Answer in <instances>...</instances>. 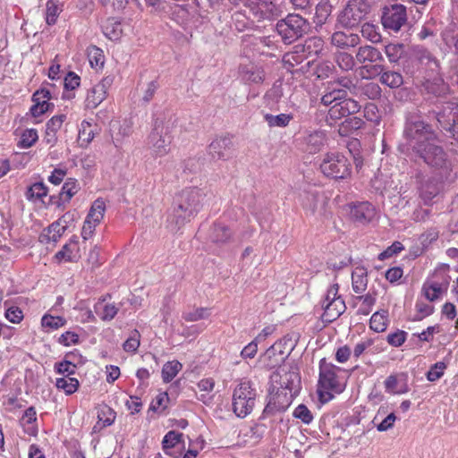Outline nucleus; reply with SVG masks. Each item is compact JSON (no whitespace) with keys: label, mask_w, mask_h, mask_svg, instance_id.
<instances>
[{"label":"nucleus","mask_w":458,"mask_h":458,"mask_svg":"<svg viewBox=\"0 0 458 458\" xmlns=\"http://www.w3.org/2000/svg\"><path fill=\"white\" fill-rule=\"evenodd\" d=\"M408 155L414 162L421 161L441 175H448L453 169L452 161L440 144L434 126L424 120L418 109L406 112L403 129Z\"/></svg>","instance_id":"f257e3e1"},{"label":"nucleus","mask_w":458,"mask_h":458,"mask_svg":"<svg viewBox=\"0 0 458 458\" xmlns=\"http://www.w3.org/2000/svg\"><path fill=\"white\" fill-rule=\"evenodd\" d=\"M208 195L205 189L187 187L174 198L173 209L167 218L171 230L177 232L200 211Z\"/></svg>","instance_id":"f03ea898"},{"label":"nucleus","mask_w":458,"mask_h":458,"mask_svg":"<svg viewBox=\"0 0 458 458\" xmlns=\"http://www.w3.org/2000/svg\"><path fill=\"white\" fill-rule=\"evenodd\" d=\"M320 103L325 106H329L327 121L330 124L357 114L361 107L358 101L348 97L346 90L335 89L332 87H330V91H325Z\"/></svg>","instance_id":"7ed1b4c3"},{"label":"nucleus","mask_w":458,"mask_h":458,"mask_svg":"<svg viewBox=\"0 0 458 458\" xmlns=\"http://www.w3.org/2000/svg\"><path fill=\"white\" fill-rule=\"evenodd\" d=\"M310 24L307 19L297 13H289L279 20L276 25V31L285 45H290L309 33Z\"/></svg>","instance_id":"20e7f679"},{"label":"nucleus","mask_w":458,"mask_h":458,"mask_svg":"<svg viewBox=\"0 0 458 458\" xmlns=\"http://www.w3.org/2000/svg\"><path fill=\"white\" fill-rule=\"evenodd\" d=\"M324 49V40L320 37L308 38L303 43L295 45L293 49L283 56L284 66L293 68L311 56H318Z\"/></svg>","instance_id":"39448f33"},{"label":"nucleus","mask_w":458,"mask_h":458,"mask_svg":"<svg viewBox=\"0 0 458 458\" xmlns=\"http://www.w3.org/2000/svg\"><path fill=\"white\" fill-rule=\"evenodd\" d=\"M337 370H340V368L327 363L326 359L320 360L318 393L322 402H328L334 397L331 391L340 394L344 390V385L339 381L336 375Z\"/></svg>","instance_id":"423d86ee"},{"label":"nucleus","mask_w":458,"mask_h":458,"mask_svg":"<svg viewBox=\"0 0 458 458\" xmlns=\"http://www.w3.org/2000/svg\"><path fill=\"white\" fill-rule=\"evenodd\" d=\"M258 395L251 381L242 379L233 392V411L239 418H245L251 413Z\"/></svg>","instance_id":"0eeeda50"},{"label":"nucleus","mask_w":458,"mask_h":458,"mask_svg":"<svg viewBox=\"0 0 458 458\" xmlns=\"http://www.w3.org/2000/svg\"><path fill=\"white\" fill-rule=\"evenodd\" d=\"M172 139L169 122H165L162 118L157 117L147 142L153 154L157 157L165 156L170 150L169 146Z\"/></svg>","instance_id":"6e6552de"},{"label":"nucleus","mask_w":458,"mask_h":458,"mask_svg":"<svg viewBox=\"0 0 458 458\" xmlns=\"http://www.w3.org/2000/svg\"><path fill=\"white\" fill-rule=\"evenodd\" d=\"M371 11L369 0H348L339 15V22L346 29L358 26Z\"/></svg>","instance_id":"1a4fd4ad"},{"label":"nucleus","mask_w":458,"mask_h":458,"mask_svg":"<svg viewBox=\"0 0 458 458\" xmlns=\"http://www.w3.org/2000/svg\"><path fill=\"white\" fill-rule=\"evenodd\" d=\"M322 174L332 179H345L351 174V164L338 152L327 153L320 163Z\"/></svg>","instance_id":"9d476101"},{"label":"nucleus","mask_w":458,"mask_h":458,"mask_svg":"<svg viewBox=\"0 0 458 458\" xmlns=\"http://www.w3.org/2000/svg\"><path fill=\"white\" fill-rule=\"evenodd\" d=\"M380 18L384 29L398 32L408 23L407 8L400 3H388L381 8Z\"/></svg>","instance_id":"9b49d317"},{"label":"nucleus","mask_w":458,"mask_h":458,"mask_svg":"<svg viewBox=\"0 0 458 458\" xmlns=\"http://www.w3.org/2000/svg\"><path fill=\"white\" fill-rule=\"evenodd\" d=\"M458 109V103L454 99L442 102L440 106L437 105L435 108L428 111L427 116L428 120H436L437 128L448 131L451 129L452 120Z\"/></svg>","instance_id":"f8f14e48"},{"label":"nucleus","mask_w":458,"mask_h":458,"mask_svg":"<svg viewBox=\"0 0 458 458\" xmlns=\"http://www.w3.org/2000/svg\"><path fill=\"white\" fill-rule=\"evenodd\" d=\"M105 210L106 205L103 199H98L93 202L81 230V237L84 241L93 235L97 225H98L104 217Z\"/></svg>","instance_id":"ddd939ff"},{"label":"nucleus","mask_w":458,"mask_h":458,"mask_svg":"<svg viewBox=\"0 0 458 458\" xmlns=\"http://www.w3.org/2000/svg\"><path fill=\"white\" fill-rule=\"evenodd\" d=\"M295 396L296 395L279 388L275 394L270 393L269 400L263 412L270 415L284 412L291 405Z\"/></svg>","instance_id":"4468645a"},{"label":"nucleus","mask_w":458,"mask_h":458,"mask_svg":"<svg viewBox=\"0 0 458 458\" xmlns=\"http://www.w3.org/2000/svg\"><path fill=\"white\" fill-rule=\"evenodd\" d=\"M113 81L114 78L112 76H106L88 92L86 98L88 108H96L106 99L107 90L113 84Z\"/></svg>","instance_id":"2eb2a0df"},{"label":"nucleus","mask_w":458,"mask_h":458,"mask_svg":"<svg viewBox=\"0 0 458 458\" xmlns=\"http://www.w3.org/2000/svg\"><path fill=\"white\" fill-rule=\"evenodd\" d=\"M327 134L324 131L315 130L306 133L302 138V150L309 154L319 152L327 143Z\"/></svg>","instance_id":"dca6fc26"},{"label":"nucleus","mask_w":458,"mask_h":458,"mask_svg":"<svg viewBox=\"0 0 458 458\" xmlns=\"http://www.w3.org/2000/svg\"><path fill=\"white\" fill-rule=\"evenodd\" d=\"M375 215L376 209L369 202L363 201L350 205V216L352 220L360 224L370 222Z\"/></svg>","instance_id":"f3484780"},{"label":"nucleus","mask_w":458,"mask_h":458,"mask_svg":"<svg viewBox=\"0 0 458 458\" xmlns=\"http://www.w3.org/2000/svg\"><path fill=\"white\" fill-rule=\"evenodd\" d=\"M233 141L228 136L216 138L208 146V153L213 158L226 159L232 153Z\"/></svg>","instance_id":"a211bd4d"},{"label":"nucleus","mask_w":458,"mask_h":458,"mask_svg":"<svg viewBox=\"0 0 458 458\" xmlns=\"http://www.w3.org/2000/svg\"><path fill=\"white\" fill-rule=\"evenodd\" d=\"M330 42L337 48L349 49L358 46L360 42V38L358 34L350 30H338L331 35Z\"/></svg>","instance_id":"6ab92c4d"},{"label":"nucleus","mask_w":458,"mask_h":458,"mask_svg":"<svg viewBox=\"0 0 458 458\" xmlns=\"http://www.w3.org/2000/svg\"><path fill=\"white\" fill-rule=\"evenodd\" d=\"M49 99H51V93L48 89H38L32 96L34 105L30 109L31 115L38 117L47 112L50 107H53L54 105L48 102Z\"/></svg>","instance_id":"aec40b11"},{"label":"nucleus","mask_w":458,"mask_h":458,"mask_svg":"<svg viewBox=\"0 0 458 458\" xmlns=\"http://www.w3.org/2000/svg\"><path fill=\"white\" fill-rule=\"evenodd\" d=\"M80 184L77 180L69 178L64 183L58 196H51L50 202L61 207L64 203L69 202L70 199L78 192Z\"/></svg>","instance_id":"412c9836"},{"label":"nucleus","mask_w":458,"mask_h":458,"mask_svg":"<svg viewBox=\"0 0 458 458\" xmlns=\"http://www.w3.org/2000/svg\"><path fill=\"white\" fill-rule=\"evenodd\" d=\"M423 88L427 94L437 98H445L450 92L449 85L440 77L427 80L423 83Z\"/></svg>","instance_id":"4be33fe9"},{"label":"nucleus","mask_w":458,"mask_h":458,"mask_svg":"<svg viewBox=\"0 0 458 458\" xmlns=\"http://www.w3.org/2000/svg\"><path fill=\"white\" fill-rule=\"evenodd\" d=\"M405 374L390 375L385 380L386 391L393 394H405L409 391Z\"/></svg>","instance_id":"5701e85b"},{"label":"nucleus","mask_w":458,"mask_h":458,"mask_svg":"<svg viewBox=\"0 0 458 458\" xmlns=\"http://www.w3.org/2000/svg\"><path fill=\"white\" fill-rule=\"evenodd\" d=\"M281 387L285 392L298 395L301 390V377L297 369H290L281 376Z\"/></svg>","instance_id":"b1692460"},{"label":"nucleus","mask_w":458,"mask_h":458,"mask_svg":"<svg viewBox=\"0 0 458 458\" xmlns=\"http://www.w3.org/2000/svg\"><path fill=\"white\" fill-rule=\"evenodd\" d=\"M322 307L324 309L322 319L327 323H331L337 319L346 310L343 298L329 301Z\"/></svg>","instance_id":"393cba45"},{"label":"nucleus","mask_w":458,"mask_h":458,"mask_svg":"<svg viewBox=\"0 0 458 458\" xmlns=\"http://www.w3.org/2000/svg\"><path fill=\"white\" fill-rule=\"evenodd\" d=\"M373 69L381 74L380 82L387 87L391 89H397L403 85V78L401 73L393 71L384 72V67L382 65H375Z\"/></svg>","instance_id":"a878e982"},{"label":"nucleus","mask_w":458,"mask_h":458,"mask_svg":"<svg viewBox=\"0 0 458 458\" xmlns=\"http://www.w3.org/2000/svg\"><path fill=\"white\" fill-rule=\"evenodd\" d=\"M356 59L360 64L377 63L383 60L381 52L375 47L366 45L360 47L356 53Z\"/></svg>","instance_id":"bb28decb"},{"label":"nucleus","mask_w":458,"mask_h":458,"mask_svg":"<svg viewBox=\"0 0 458 458\" xmlns=\"http://www.w3.org/2000/svg\"><path fill=\"white\" fill-rule=\"evenodd\" d=\"M256 0H207L208 6L216 12L224 13L227 10L238 7L242 4L250 6Z\"/></svg>","instance_id":"cd10ccee"},{"label":"nucleus","mask_w":458,"mask_h":458,"mask_svg":"<svg viewBox=\"0 0 458 458\" xmlns=\"http://www.w3.org/2000/svg\"><path fill=\"white\" fill-rule=\"evenodd\" d=\"M239 74L245 82L259 83L263 81V72L253 64L240 65Z\"/></svg>","instance_id":"c85d7f7f"},{"label":"nucleus","mask_w":458,"mask_h":458,"mask_svg":"<svg viewBox=\"0 0 458 458\" xmlns=\"http://www.w3.org/2000/svg\"><path fill=\"white\" fill-rule=\"evenodd\" d=\"M232 233L228 226L221 223H214L210 228L209 239L215 243H226L231 240Z\"/></svg>","instance_id":"c756f323"},{"label":"nucleus","mask_w":458,"mask_h":458,"mask_svg":"<svg viewBox=\"0 0 458 458\" xmlns=\"http://www.w3.org/2000/svg\"><path fill=\"white\" fill-rule=\"evenodd\" d=\"M364 124V121L358 116L346 117L345 120L339 124L338 133L343 137L349 136L361 129Z\"/></svg>","instance_id":"7c9ffc66"},{"label":"nucleus","mask_w":458,"mask_h":458,"mask_svg":"<svg viewBox=\"0 0 458 458\" xmlns=\"http://www.w3.org/2000/svg\"><path fill=\"white\" fill-rule=\"evenodd\" d=\"M65 229L66 225L61 226L60 222H54L40 234L39 240L41 242H49L50 241L57 242Z\"/></svg>","instance_id":"2f4dec72"},{"label":"nucleus","mask_w":458,"mask_h":458,"mask_svg":"<svg viewBox=\"0 0 458 458\" xmlns=\"http://www.w3.org/2000/svg\"><path fill=\"white\" fill-rule=\"evenodd\" d=\"M316 5L315 19L318 25L326 23L328 17L331 15L333 6L329 0H318L314 4Z\"/></svg>","instance_id":"473e14b6"},{"label":"nucleus","mask_w":458,"mask_h":458,"mask_svg":"<svg viewBox=\"0 0 458 458\" xmlns=\"http://www.w3.org/2000/svg\"><path fill=\"white\" fill-rule=\"evenodd\" d=\"M95 134L93 124L86 120L82 121L79 128L78 135L81 146H88L93 140Z\"/></svg>","instance_id":"72a5a7b5"},{"label":"nucleus","mask_w":458,"mask_h":458,"mask_svg":"<svg viewBox=\"0 0 458 458\" xmlns=\"http://www.w3.org/2000/svg\"><path fill=\"white\" fill-rule=\"evenodd\" d=\"M47 195V187L43 182H35L28 187L25 196L30 201H43V198Z\"/></svg>","instance_id":"f704fd0d"},{"label":"nucleus","mask_w":458,"mask_h":458,"mask_svg":"<svg viewBox=\"0 0 458 458\" xmlns=\"http://www.w3.org/2000/svg\"><path fill=\"white\" fill-rule=\"evenodd\" d=\"M103 33L111 40H117L123 34L122 24L114 19H108L103 25Z\"/></svg>","instance_id":"c9c22d12"},{"label":"nucleus","mask_w":458,"mask_h":458,"mask_svg":"<svg viewBox=\"0 0 458 458\" xmlns=\"http://www.w3.org/2000/svg\"><path fill=\"white\" fill-rule=\"evenodd\" d=\"M116 418V412L107 404H101L98 407V419L102 422L103 428L111 426Z\"/></svg>","instance_id":"e433bc0d"},{"label":"nucleus","mask_w":458,"mask_h":458,"mask_svg":"<svg viewBox=\"0 0 458 458\" xmlns=\"http://www.w3.org/2000/svg\"><path fill=\"white\" fill-rule=\"evenodd\" d=\"M337 66L344 72H349L353 69L355 61L353 56L344 51H338L334 55Z\"/></svg>","instance_id":"4c0bfd02"},{"label":"nucleus","mask_w":458,"mask_h":458,"mask_svg":"<svg viewBox=\"0 0 458 458\" xmlns=\"http://www.w3.org/2000/svg\"><path fill=\"white\" fill-rule=\"evenodd\" d=\"M79 380L72 377H63L56 378L55 386L58 389L64 390L66 394L75 393L79 388Z\"/></svg>","instance_id":"58836bf2"},{"label":"nucleus","mask_w":458,"mask_h":458,"mask_svg":"<svg viewBox=\"0 0 458 458\" xmlns=\"http://www.w3.org/2000/svg\"><path fill=\"white\" fill-rule=\"evenodd\" d=\"M293 115L289 114H280L277 115L266 114L264 115V119L267 123L269 127H286L289 124V123L293 120Z\"/></svg>","instance_id":"ea45409f"},{"label":"nucleus","mask_w":458,"mask_h":458,"mask_svg":"<svg viewBox=\"0 0 458 458\" xmlns=\"http://www.w3.org/2000/svg\"><path fill=\"white\" fill-rule=\"evenodd\" d=\"M182 365L178 360L166 362L162 369L163 381L165 383L172 381L182 369Z\"/></svg>","instance_id":"a19ab883"},{"label":"nucleus","mask_w":458,"mask_h":458,"mask_svg":"<svg viewBox=\"0 0 458 458\" xmlns=\"http://www.w3.org/2000/svg\"><path fill=\"white\" fill-rule=\"evenodd\" d=\"M387 311L375 312L369 320V327L375 332H384L386 329Z\"/></svg>","instance_id":"79ce46f5"},{"label":"nucleus","mask_w":458,"mask_h":458,"mask_svg":"<svg viewBox=\"0 0 458 458\" xmlns=\"http://www.w3.org/2000/svg\"><path fill=\"white\" fill-rule=\"evenodd\" d=\"M318 193L315 190L305 191L301 195L302 207L314 214L318 208Z\"/></svg>","instance_id":"37998d69"},{"label":"nucleus","mask_w":458,"mask_h":458,"mask_svg":"<svg viewBox=\"0 0 458 458\" xmlns=\"http://www.w3.org/2000/svg\"><path fill=\"white\" fill-rule=\"evenodd\" d=\"M183 435L182 433L171 430L165 434L162 441V447L165 454L172 455L170 450L178 443L181 442Z\"/></svg>","instance_id":"c03bdc74"},{"label":"nucleus","mask_w":458,"mask_h":458,"mask_svg":"<svg viewBox=\"0 0 458 458\" xmlns=\"http://www.w3.org/2000/svg\"><path fill=\"white\" fill-rule=\"evenodd\" d=\"M58 0H47L46 4V21L48 25L55 24L61 13Z\"/></svg>","instance_id":"a18cd8bd"},{"label":"nucleus","mask_w":458,"mask_h":458,"mask_svg":"<svg viewBox=\"0 0 458 458\" xmlns=\"http://www.w3.org/2000/svg\"><path fill=\"white\" fill-rule=\"evenodd\" d=\"M404 46L403 44L390 43L385 47V53L390 63H397L404 55Z\"/></svg>","instance_id":"49530a36"},{"label":"nucleus","mask_w":458,"mask_h":458,"mask_svg":"<svg viewBox=\"0 0 458 458\" xmlns=\"http://www.w3.org/2000/svg\"><path fill=\"white\" fill-rule=\"evenodd\" d=\"M330 87L335 88V89H344L351 90L354 88V82L352 77L350 76H341L330 81L326 88L325 91H330Z\"/></svg>","instance_id":"de8ad7c7"},{"label":"nucleus","mask_w":458,"mask_h":458,"mask_svg":"<svg viewBox=\"0 0 458 458\" xmlns=\"http://www.w3.org/2000/svg\"><path fill=\"white\" fill-rule=\"evenodd\" d=\"M208 316L209 312L206 308H193L182 313V318L187 322H195L207 318Z\"/></svg>","instance_id":"09e8293b"},{"label":"nucleus","mask_w":458,"mask_h":458,"mask_svg":"<svg viewBox=\"0 0 458 458\" xmlns=\"http://www.w3.org/2000/svg\"><path fill=\"white\" fill-rule=\"evenodd\" d=\"M377 30L378 28L376 25L369 22H365L361 26L360 32L363 38H367L372 43H377L381 39V35Z\"/></svg>","instance_id":"8fccbe9b"},{"label":"nucleus","mask_w":458,"mask_h":458,"mask_svg":"<svg viewBox=\"0 0 458 458\" xmlns=\"http://www.w3.org/2000/svg\"><path fill=\"white\" fill-rule=\"evenodd\" d=\"M77 366L75 363L67 359L55 364V371L58 374L64 375V377H70L76 372Z\"/></svg>","instance_id":"3c124183"},{"label":"nucleus","mask_w":458,"mask_h":458,"mask_svg":"<svg viewBox=\"0 0 458 458\" xmlns=\"http://www.w3.org/2000/svg\"><path fill=\"white\" fill-rule=\"evenodd\" d=\"M38 139V135L36 129H27L21 133L18 145L22 148H28L34 145Z\"/></svg>","instance_id":"603ef678"},{"label":"nucleus","mask_w":458,"mask_h":458,"mask_svg":"<svg viewBox=\"0 0 458 458\" xmlns=\"http://www.w3.org/2000/svg\"><path fill=\"white\" fill-rule=\"evenodd\" d=\"M360 92L369 99L374 100L381 97V88L376 82H366L360 87Z\"/></svg>","instance_id":"864d4df0"},{"label":"nucleus","mask_w":458,"mask_h":458,"mask_svg":"<svg viewBox=\"0 0 458 458\" xmlns=\"http://www.w3.org/2000/svg\"><path fill=\"white\" fill-rule=\"evenodd\" d=\"M66 323L65 318L59 316H52L46 314L42 317L41 325L43 327H48L51 329H58L64 327Z\"/></svg>","instance_id":"5fc2aeb1"},{"label":"nucleus","mask_w":458,"mask_h":458,"mask_svg":"<svg viewBox=\"0 0 458 458\" xmlns=\"http://www.w3.org/2000/svg\"><path fill=\"white\" fill-rule=\"evenodd\" d=\"M88 57L92 67L103 66L104 55L99 47L96 46L89 47L88 48Z\"/></svg>","instance_id":"6e6d98bb"},{"label":"nucleus","mask_w":458,"mask_h":458,"mask_svg":"<svg viewBox=\"0 0 458 458\" xmlns=\"http://www.w3.org/2000/svg\"><path fill=\"white\" fill-rule=\"evenodd\" d=\"M361 273L358 275L356 272L352 274V290L356 293L365 291L368 284L367 274L361 269Z\"/></svg>","instance_id":"4d7b16f0"},{"label":"nucleus","mask_w":458,"mask_h":458,"mask_svg":"<svg viewBox=\"0 0 458 458\" xmlns=\"http://www.w3.org/2000/svg\"><path fill=\"white\" fill-rule=\"evenodd\" d=\"M140 337L139 331L136 329L132 330L128 339L123 344V350L127 352H135L140 346Z\"/></svg>","instance_id":"13d9d810"},{"label":"nucleus","mask_w":458,"mask_h":458,"mask_svg":"<svg viewBox=\"0 0 458 458\" xmlns=\"http://www.w3.org/2000/svg\"><path fill=\"white\" fill-rule=\"evenodd\" d=\"M446 364L444 361H438L433 364L427 372V379L430 382L438 380L445 372Z\"/></svg>","instance_id":"bf43d9fd"},{"label":"nucleus","mask_w":458,"mask_h":458,"mask_svg":"<svg viewBox=\"0 0 458 458\" xmlns=\"http://www.w3.org/2000/svg\"><path fill=\"white\" fill-rule=\"evenodd\" d=\"M293 416L301 420L304 424H310L313 420V415L304 404H299L293 411Z\"/></svg>","instance_id":"052dcab7"},{"label":"nucleus","mask_w":458,"mask_h":458,"mask_svg":"<svg viewBox=\"0 0 458 458\" xmlns=\"http://www.w3.org/2000/svg\"><path fill=\"white\" fill-rule=\"evenodd\" d=\"M98 308L102 309V313L100 314V318L104 321H110L112 320L117 314L119 309L114 304H105L102 305V303H98L96 306V310ZM98 313V310H96Z\"/></svg>","instance_id":"680f3d73"},{"label":"nucleus","mask_w":458,"mask_h":458,"mask_svg":"<svg viewBox=\"0 0 458 458\" xmlns=\"http://www.w3.org/2000/svg\"><path fill=\"white\" fill-rule=\"evenodd\" d=\"M200 158L190 157L183 161L182 167L184 174H196L201 170Z\"/></svg>","instance_id":"e2e57ef3"},{"label":"nucleus","mask_w":458,"mask_h":458,"mask_svg":"<svg viewBox=\"0 0 458 458\" xmlns=\"http://www.w3.org/2000/svg\"><path fill=\"white\" fill-rule=\"evenodd\" d=\"M364 117L366 120L378 124L381 120L377 106L373 103H368L364 107Z\"/></svg>","instance_id":"0e129e2a"},{"label":"nucleus","mask_w":458,"mask_h":458,"mask_svg":"<svg viewBox=\"0 0 458 458\" xmlns=\"http://www.w3.org/2000/svg\"><path fill=\"white\" fill-rule=\"evenodd\" d=\"M358 299L362 301V304L359 308L358 313L362 315H369L376 302V298L373 295L368 293L366 295L359 296Z\"/></svg>","instance_id":"69168bd1"},{"label":"nucleus","mask_w":458,"mask_h":458,"mask_svg":"<svg viewBox=\"0 0 458 458\" xmlns=\"http://www.w3.org/2000/svg\"><path fill=\"white\" fill-rule=\"evenodd\" d=\"M335 65L329 61L321 62L317 65L316 74L318 79H326L334 73Z\"/></svg>","instance_id":"338daca9"},{"label":"nucleus","mask_w":458,"mask_h":458,"mask_svg":"<svg viewBox=\"0 0 458 458\" xmlns=\"http://www.w3.org/2000/svg\"><path fill=\"white\" fill-rule=\"evenodd\" d=\"M81 78L74 72H69L64 79V88L66 91H72L80 86Z\"/></svg>","instance_id":"774afa93"}]
</instances>
